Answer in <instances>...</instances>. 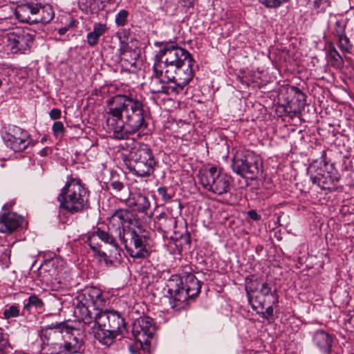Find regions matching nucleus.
<instances>
[{"label":"nucleus","mask_w":354,"mask_h":354,"mask_svg":"<svg viewBox=\"0 0 354 354\" xmlns=\"http://www.w3.org/2000/svg\"><path fill=\"white\" fill-rule=\"evenodd\" d=\"M200 184L209 192L221 196L231 188V177L216 166L205 167L198 171Z\"/></svg>","instance_id":"nucleus-7"},{"label":"nucleus","mask_w":354,"mask_h":354,"mask_svg":"<svg viewBox=\"0 0 354 354\" xmlns=\"http://www.w3.org/2000/svg\"><path fill=\"white\" fill-rule=\"evenodd\" d=\"M124 110H122L119 107H111L109 109V113L111 114L114 118L119 119L123 115Z\"/></svg>","instance_id":"nucleus-38"},{"label":"nucleus","mask_w":354,"mask_h":354,"mask_svg":"<svg viewBox=\"0 0 354 354\" xmlns=\"http://www.w3.org/2000/svg\"><path fill=\"white\" fill-rule=\"evenodd\" d=\"M326 55L328 63L333 67L336 68H342L344 66L343 58L334 46H329Z\"/></svg>","instance_id":"nucleus-25"},{"label":"nucleus","mask_w":354,"mask_h":354,"mask_svg":"<svg viewBox=\"0 0 354 354\" xmlns=\"http://www.w3.org/2000/svg\"><path fill=\"white\" fill-rule=\"evenodd\" d=\"M233 156L231 159L232 171L243 177L254 179L261 171V163L254 160L252 156Z\"/></svg>","instance_id":"nucleus-14"},{"label":"nucleus","mask_w":354,"mask_h":354,"mask_svg":"<svg viewBox=\"0 0 354 354\" xmlns=\"http://www.w3.org/2000/svg\"><path fill=\"white\" fill-rule=\"evenodd\" d=\"M311 179L313 183L319 186L322 189H328L330 191L335 190V183L337 180L331 176L328 170L317 174H312Z\"/></svg>","instance_id":"nucleus-19"},{"label":"nucleus","mask_w":354,"mask_h":354,"mask_svg":"<svg viewBox=\"0 0 354 354\" xmlns=\"http://www.w3.org/2000/svg\"><path fill=\"white\" fill-rule=\"evenodd\" d=\"M158 194L160 195L163 200L165 201H169L171 198V196L167 194V189L165 187H159L158 189Z\"/></svg>","instance_id":"nucleus-43"},{"label":"nucleus","mask_w":354,"mask_h":354,"mask_svg":"<svg viewBox=\"0 0 354 354\" xmlns=\"http://www.w3.org/2000/svg\"><path fill=\"white\" fill-rule=\"evenodd\" d=\"M44 305V303L41 299H40L37 296L33 295L28 297V302L24 304V308H28L29 307H35L36 308H41Z\"/></svg>","instance_id":"nucleus-30"},{"label":"nucleus","mask_w":354,"mask_h":354,"mask_svg":"<svg viewBox=\"0 0 354 354\" xmlns=\"http://www.w3.org/2000/svg\"><path fill=\"white\" fill-rule=\"evenodd\" d=\"M111 185L114 189L118 191L121 190L123 187L122 183L119 181H113L111 183Z\"/></svg>","instance_id":"nucleus-48"},{"label":"nucleus","mask_w":354,"mask_h":354,"mask_svg":"<svg viewBox=\"0 0 354 354\" xmlns=\"http://www.w3.org/2000/svg\"><path fill=\"white\" fill-rule=\"evenodd\" d=\"M328 161L326 156H319L312 160L308 167V171L312 174H317L328 171Z\"/></svg>","instance_id":"nucleus-21"},{"label":"nucleus","mask_w":354,"mask_h":354,"mask_svg":"<svg viewBox=\"0 0 354 354\" xmlns=\"http://www.w3.org/2000/svg\"><path fill=\"white\" fill-rule=\"evenodd\" d=\"M149 203L147 197L138 194L134 197V261H146L152 252L147 223L151 213L149 212Z\"/></svg>","instance_id":"nucleus-2"},{"label":"nucleus","mask_w":354,"mask_h":354,"mask_svg":"<svg viewBox=\"0 0 354 354\" xmlns=\"http://www.w3.org/2000/svg\"><path fill=\"white\" fill-rule=\"evenodd\" d=\"M54 17V12L51 6L48 4L40 5L39 16L34 17V23L43 24L50 22Z\"/></svg>","instance_id":"nucleus-23"},{"label":"nucleus","mask_w":354,"mask_h":354,"mask_svg":"<svg viewBox=\"0 0 354 354\" xmlns=\"http://www.w3.org/2000/svg\"><path fill=\"white\" fill-rule=\"evenodd\" d=\"M15 204V201H10L6 204H5L3 206V210H6L8 209V208L11 207L13 205Z\"/></svg>","instance_id":"nucleus-51"},{"label":"nucleus","mask_w":354,"mask_h":354,"mask_svg":"<svg viewBox=\"0 0 354 354\" xmlns=\"http://www.w3.org/2000/svg\"><path fill=\"white\" fill-rule=\"evenodd\" d=\"M113 219L120 221L122 229L121 231L120 227L118 228L120 240L127 250L128 255L133 257V250L131 249L133 243V229L131 227L133 212L129 209H120L115 213Z\"/></svg>","instance_id":"nucleus-12"},{"label":"nucleus","mask_w":354,"mask_h":354,"mask_svg":"<svg viewBox=\"0 0 354 354\" xmlns=\"http://www.w3.org/2000/svg\"><path fill=\"white\" fill-rule=\"evenodd\" d=\"M52 153V149L49 147L43 148L41 155H48Z\"/></svg>","instance_id":"nucleus-50"},{"label":"nucleus","mask_w":354,"mask_h":354,"mask_svg":"<svg viewBox=\"0 0 354 354\" xmlns=\"http://www.w3.org/2000/svg\"><path fill=\"white\" fill-rule=\"evenodd\" d=\"M19 315V306L16 305H12L8 309H6L3 312V315L6 319L11 317H17Z\"/></svg>","instance_id":"nucleus-33"},{"label":"nucleus","mask_w":354,"mask_h":354,"mask_svg":"<svg viewBox=\"0 0 354 354\" xmlns=\"http://www.w3.org/2000/svg\"><path fill=\"white\" fill-rule=\"evenodd\" d=\"M277 302H278V300H277V299L276 298V299H275V300H274V301H272V304H276V303H277Z\"/></svg>","instance_id":"nucleus-58"},{"label":"nucleus","mask_w":354,"mask_h":354,"mask_svg":"<svg viewBox=\"0 0 354 354\" xmlns=\"http://www.w3.org/2000/svg\"><path fill=\"white\" fill-rule=\"evenodd\" d=\"M257 313L261 315L263 318L266 319L267 320H270L273 318V308L272 306L266 308V311H257Z\"/></svg>","instance_id":"nucleus-36"},{"label":"nucleus","mask_w":354,"mask_h":354,"mask_svg":"<svg viewBox=\"0 0 354 354\" xmlns=\"http://www.w3.org/2000/svg\"><path fill=\"white\" fill-rule=\"evenodd\" d=\"M154 163L155 162L151 156L146 160V162L144 160L136 161L134 167V174L140 176H149L152 171Z\"/></svg>","instance_id":"nucleus-22"},{"label":"nucleus","mask_w":354,"mask_h":354,"mask_svg":"<svg viewBox=\"0 0 354 354\" xmlns=\"http://www.w3.org/2000/svg\"><path fill=\"white\" fill-rule=\"evenodd\" d=\"M46 140V136H44L41 139V142H44V141Z\"/></svg>","instance_id":"nucleus-57"},{"label":"nucleus","mask_w":354,"mask_h":354,"mask_svg":"<svg viewBox=\"0 0 354 354\" xmlns=\"http://www.w3.org/2000/svg\"><path fill=\"white\" fill-rule=\"evenodd\" d=\"M106 29V28L105 25L100 24L94 26L93 30L92 32H93L97 36L100 37L104 33Z\"/></svg>","instance_id":"nucleus-41"},{"label":"nucleus","mask_w":354,"mask_h":354,"mask_svg":"<svg viewBox=\"0 0 354 354\" xmlns=\"http://www.w3.org/2000/svg\"><path fill=\"white\" fill-rule=\"evenodd\" d=\"M127 122H131V116L129 115H127Z\"/></svg>","instance_id":"nucleus-56"},{"label":"nucleus","mask_w":354,"mask_h":354,"mask_svg":"<svg viewBox=\"0 0 354 354\" xmlns=\"http://www.w3.org/2000/svg\"><path fill=\"white\" fill-rule=\"evenodd\" d=\"M124 163H125L127 166H129V165H128V162H130V160H129V157H128V156H124ZM128 167L129 168V170H130V171H131V170H132V169H131V167Z\"/></svg>","instance_id":"nucleus-53"},{"label":"nucleus","mask_w":354,"mask_h":354,"mask_svg":"<svg viewBox=\"0 0 354 354\" xmlns=\"http://www.w3.org/2000/svg\"><path fill=\"white\" fill-rule=\"evenodd\" d=\"M314 344L324 354H330L331 351L333 336L323 330H317L313 337Z\"/></svg>","instance_id":"nucleus-18"},{"label":"nucleus","mask_w":354,"mask_h":354,"mask_svg":"<svg viewBox=\"0 0 354 354\" xmlns=\"http://www.w3.org/2000/svg\"><path fill=\"white\" fill-rule=\"evenodd\" d=\"M134 354H140V353H137L134 351Z\"/></svg>","instance_id":"nucleus-59"},{"label":"nucleus","mask_w":354,"mask_h":354,"mask_svg":"<svg viewBox=\"0 0 354 354\" xmlns=\"http://www.w3.org/2000/svg\"><path fill=\"white\" fill-rule=\"evenodd\" d=\"M260 293L263 296H268L270 294L272 297H274V294L272 292L271 288L269 287L266 283H263L261 284Z\"/></svg>","instance_id":"nucleus-42"},{"label":"nucleus","mask_w":354,"mask_h":354,"mask_svg":"<svg viewBox=\"0 0 354 354\" xmlns=\"http://www.w3.org/2000/svg\"><path fill=\"white\" fill-rule=\"evenodd\" d=\"M129 351L131 353L133 354V344L129 345Z\"/></svg>","instance_id":"nucleus-55"},{"label":"nucleus","mask_w":354,"mask_h":354,"mask_svg":"<svg viewBox=\"0 0 354 354\" xmlns=\"http://www.w3.org/2000/svg\"><path fill=\"white\" fill-rule=\"evenodd\" d=\"M154 76L149 84V89L152 93H163L165 84V73L162 75L156 74L154 71Z\"/></svg>","instance_id":"nucleus-24"},{"label":"nucleus","mask_w":354,"mask_h":354,"mask_svg":"<svg viewBox=\"0 0 354 354\" xmlns=\"http://www.w3.org/2000/svg\"><path fill=\"white\" fill-rule=\"evenodd\" d=\"M105 304L100 290L92 287L77 297L75 313L84 324L89 325L93 322V310L98 312Z\"/></svg>","instance_id":"nucleus-6"},{"label":"nucleus","mask_w":354,"mask_h":354,"mask_svg":"<svg viewBox=\"0 0 354 354\" xmlns=\"http://www.w3.org/2000/svg\"><path fill=\"white\" fill-rule=\"evenodd\" d=\"M118 97H113V98L110 99V100L108 101V104H109V106H111V105H112V104L113 103V102L115 101V99H118Z\"/></svg>","instance_id":"nucleus-54"},{"label":"nucleus","mask_w":354,"mask_h":354,"mask_svg":"<svg viewBox=\"0 0 354 354\" xmlns=\"http://www.w3.org/2000/svg\"><path fill=\"white\" fill-rule=\"evenodd\" d=\"M70 326L66 322L51 324L46 326L41 331V338L43 342L49 346L48 351L52 354V351L58 348L65 337V334L68 331Z\"/></svg>","instance_id":"nucleus-15"},{"label":"nucleus","mask_w":354,"mask_h":354,"mask_svg":"<svg viewBox=\"0 0 354 354\" xmlns=\"http://www.w3.org/2000/svg\"><path fill=\"white\" fill-rule=\"evenodd\" d=\"M15 14L16 17L21 22L34 23V17L30 15L29 6L28 3L18 6L15 10Z\"/></svg>","instance_id":"nucleus-26"},{"label":"nucleus","mask_w":354,"mask_h":354,"mask_svg":"<svg viewBox=\"0 0 354 354\" xmlns=\"http://www.w3.org/2000/svg\"><path fill=\"white\" fill-rule=\"evenodd\" d=\"M121 43L120 46V60L122 62H129L127 53H130L131 47L129 43L133 42V37L131 35L130 31H124L122 35L120 36Z\"/></svg>","instance_id":"nucleus-20"},{"label":"nucleus","mask_w":354,"mask_h":354,"mask_svg":"<svg viewBox=\"0 0 354 354\" xmlns=\"http://www.w3.org/2000/svg\"><path fill=\"white\" fill-rule=\"evenodd\" d=\"M248 216L254 221H259L261 218V216L255 210L249 211Z\"/></svg>","instance_id":"nucleus-47"},{"label":"nucleus","mask_w":354,"mask_h":354,"mask_svg":"<svg viewBox=\"0 0 354 354\" xmlns=\"http://www.w3.org/2000/svg\"><path fill=\"white\" fill-rule=\"evenodd\" d=\"M167 286L169 304L172 308L177 310L186 305L188 298L198 295L201 290L199 281L192 274H187L185 280L178 275H173Z\"/></svg>","instance_id":"nucleus-4"},{"label":"nucleus","mask_w":354,"mask_h":354,"mask_svg":"<svg viewBox=\"0 0 354 354\" xmlns=\"http://www.w3.org/2000/svg\"><path fill=\"white\" fill-rule=\"evenodd\" d=\"M248 288H250V291H253L251 287H249L248 286H246L245 289L248 294V301L249 303L251 304V306L253 310H257L259 308H261V309L264 308L263 306V301H259L258 297H256L254 299L252 297V296L250 295Z\"/></svg>","instance_id":"nucleus-28"},{"label":"nucleus","mask_w":354,"mask_h":354,"mask_svg":"<svg viewBox=\"0 0 354 354\" xmlns=\"http://www.w3.org/2000/svg\"><path fill=\"white\" fill-rule=\"evenodd\" d=\"M289 0H259V3L267 8H279L283 3L288 2Z\"/></svg>","instance_id":"nucleus-31"},{"label":"nucleus","mask_w":354,"mask_h":354,"mask_svg":"<svg viewBox=\"0 0 354 354\" xmlns=\"http://www.w3.org/2000/svg\"><path fill=\"white\" fill-rule=\"evenodd\" d=\"M128 16V12L125 10H120L115 17V22L119 26H124L127 18Z\"/></svg>","instance_id":"nucleus-34"},{"label":"nucleus","mask_w":354,"mask_h":354,"mask_svg":"<svg viewBox=\"0 0 354 354\" xmlns=\"http://www.w3.org/2000/svg\"><path fill=\"white\" fill-rule=\"evenodd\" d=\"M88 194L80 179L71 178L58 196L60 207L74 214L84 209L88 203Z\"/></svg>","instance_id":"nucleus-5"},{"label":"nucleus","mask_w":354,"mask_h":354,"mask_svg":"<svg viewBox=\"0 0 354 354\" xmlns=\"http://www.w3.org/2000/svg\"><path fill=\"white\" fill-rule=\"evenodd\" d=\"M29 6L30 15L33 17L34 16H39V8L41 3H28Z\"/></svg>","instance_id":"nucleus-37"},{"label":"nucleus","mask_w":354,"mask_h":354,"mask_svg":"<svg viewBox=\"0 0 354 354\" xmlns=\"http://www.w3.org/2000/svg\"><path fill=\"white\" fill-rule=\"evenodd\" d=\"M292 90L295 91V94L297 95L298 100H305V95L299 90V88L293 86Z\"/></svg>","instance_id":"nucleus-45"},{"label":"nucleus","mask_w":354,"mask_h":354,"mask_svg":"<svg viewBox=\"0 0 354 354\" xmlns=\"http://www.w3.org/2000/svg\"><path fill=\"white\" fill-rule=\"evenodd\" d=\"M144 113L140 103L134 100V153L138 155L149 154L151 151L148 145L142 141L149 138Z\"/></svg>","instance_id":"nucleus-8"},{"label":"nucleus","mask_w":354,"mask_h":354,"mask_svg":"<svg viewBox=\"0 0 354 354\" xmlns=\"http://www.w3.org/2000/svg\"><path fill=\"white\" fill-rule=\"evenodd\" d=\"M0 223L1 232L12 233L22 226L24 218L15 212L3 213L0 215Z\"/></svg>","instance_id":"nucleus-17"},{"label":"nucleus","mask_w":354,"mask_h":354,"mask_svg":"<svg viewBox=\"0 0 354 354\" xmlns=\"http://www.w3.org/2000/svg\"><path fill=\"white\" fill-rule=\"evenodd\" d=\"M95 252L98 254V257L100 258V260L103 261L106 266L113 264V263H114L113 261L109 259V257L107 256V254L105 252H101L100 250H99V252Z\"/></svg>","instance_id":"nucleus-40"},{"label":"nucleus","mask_w":354,"mask_h":354,"mask_svg":"<svg viewBox=\"0 0 354 354\" xmlns=\"http://www.w3.org/2000/svg\"><path fill=\"white\" fill-rule=\"evenodd\" d=\"M49 115L53 120L58 119L61 116V111L58 109H53L50 111Z\"/></svg>","instance_id":"nucleus-44"},{"label":"nucleus","mask_w":354,"mask_h":354,"mask_svg":"<svg viewBox=\"0 0 354 354\" xmlns=\"http://www.w3.org/2000/svg\"><path fill=\"white\" fill-rule=\"evenodd\" d=\"M1 138L6 147L15 152H21L34 145L28 131L17 126L5 128L1 133Z\"/></svg>","instance_id":"nucleus-9"},{"label":"nucleus","mask_w":354,"mask_h":354,"mask_svg":"<svg viewBox=\"0 0 354 354\" xmlns=\"http://www.w3.org/2000/svg\"><path fill=\"white\" fill-rule=\"evenodd\" d=\"M92 326L95 338L101 344L110 346L119 335L127 332L126 323L120 314L113 310H103L102 308L95 313Z\"/></svg>","instance_id":"nucleus-3"},{"label":"nucleus","mask_w":354,"mask_h":354,"mask_svg":"<svg viewBox=\"0 0 354 354\" xmlns=\"http://www.w3.org/2000/svg\"><path fill=\"white\" fill-rule=\"evenodd\" d=\"M130 135H131V131H128L127 130H126L125 131H122V133H118V132L116 133L115 136L118 138L125 139V138H129Z\"/></svg>","instance_id":"nucleus-46"},{"label":"nucleus","mask_w":354,"mask_h":354,"mask_svg":"<svg viewBox=\"0 0 354 354\" xmlns=\"http://www.w3.org/2000/svg\"><path fill=\"white\" fill-rule=\"evenodd\" d=\"M180 1L183 4V6H187V7H191L193 6L195 0H180Z\"/></svg>","instance_id":"nucleus-49"},{"label":"nucleus","mask_w":354,"mask_h":354,"mask_svg":"<svg viewBox=\"0 0 354 354\" xmlns=\"http://www.w3.org/2000/svg\"><path fill=\"white\" fill-rule=\"evenodd\" d=\"M53 131L55 136H62L64 134V127L62 122H55L53 125Z\"/></svg>","instance_id":"nucleus-35"},{"label":"nucleus","mask_w":354,"mask_h":354,"mask_svg":"<svg viewBox=\"0 0 354 354\" xmlns=\"http://www.w3.org/2000/svg\"><path fill=\"white\" fill-rule=\"evenodd\" d=\"M154 45L160 50L154 57L153 69L156 74L165 73L163 93L176 95L183 93L194 77V58L176 41H156Z\"/></svg>","instance_id":"nucleus-1"},{"label":"nucleus","mask_w":354,"mask_h":354,"mask_svg":"<svg viewBox=\"0 0 354 354\" xmlns=\"http://www.w3.org/2000/svg\"><path fill=\"white\" fill-rule=\"evenodd\" d=\"M134 350L142 348L147 351L156 332L155 325L152 319L147 316L134 317Z\"/></svg>","instance_id":"nucleus-10"},{"label":"nucleus","mask_w":354,"mask_h":354,"mask_svg":"<svg viewBox=\"0 0 354 354\" xmlns=\"http://www.w3.org/2000/svg\"><path fill=\"white\" fill-rule=\"evenodd\" d=\"M35 31L30 29L17 28L7 34V45L12 53H24L31 46Z\"/></svg>","instance_id":"nucleus-13"},{"label":"nucleus","mask_w":354,"mask_h":354,"mask_svg":"<svg viewBox=\"0 0 354 354\" xmlns=\"http://www.w3.org/2000/svg\"><path fill=\"white\" fill-rule=\"evenodd\" d=\"M99 37L97 36L93 32H90L87 35V42L89 46H93L98 42Z\"/></svg>","instance_id":"nucleus-39"},{"label":"nucleus","mask_w":354,"mask_h":354,"mask_svg":"<svg viewBox=\"0 0 354 354\" xmlns=\"http://www.w3.org/2000/svg\"><path fill=\"white\" fill-rule=\"evenodd\" d=\"M330 6L329 0H313V8L317 12L326 10Z\"/></svg>","instance_id":"nucleus-32"},{"label":"nucleus","mask_w":354,"mask_h":354,"mask_svg":"<svg viewBox=\"0 0 354 354\" xmlns=\"http://www.w3.org/2000/svg\"><path fill=\"white\" fill-rule=\"evenodd\" d=\"M98 239L104 243L114 247L115 250H117L118 244L111 232H106L97 228L88 236L86 243L93 252H99L100 245L97 242Z\"/></svg>","instance_id":"nucleus-16"},{"label":"nucleus","mask_w":354,"mask_h":354,"mask_svg":"<svg viewBox=\"0 0 354 354\" xmlns=\"http://www.w3.org/2000/svg\"><path fill=\"white\" fill-rule=\"evenodd\" d=\"M338 46L342 51L349 52L351 48L349 39L344 35L343 30H337Z\"/></svg>","instance_id":"nucleus-27"},{"label":"nucleus","mask_w":354,"mask_h":354,"mask_svg":"<svg viewBox=\"0 0 354 354\" xmlns=\"http://www.w3.org/2000/svg\"><path fill=\"white\" fill-rule=\"evenodd\" d=\"M138 41L134 39V59L135 60H141L142 62L144 57H145V48L146 47V44L143 43L139 46H137Z\"/></svg>","instance_id":"nucleus-29"},{"label":"nucleus","mask_w":354,"mask_h":354,"mask_svg":"<svg viewBox=\"0 0 354 354\" xmlns=\"http://www.w3.org/2000/svg\"><path fill=\"white\" fill-rule=\"evenodd\" d=\"M84 344L82 332L75 327H69L68 331L65 334L64 340L58 348L52 351V354H77L83 351Z\"/></svg>","instance_id":"nucleus-11"},{"label":"nucleus","mask_w":354,"mask_h":354,"mask_svg":"<svg viewBox=\"0 0 354 354\" xmlns=\"http://www.w3.org/2000/svg\"><path fill=\"white\" fill-rule=\"evenodd\" d=\"M68 27H64L62 28H59L58 30V32L60 35H64L68 30Z\"/></svg>","instance_id":"nucleus-52"}]
</instances>
